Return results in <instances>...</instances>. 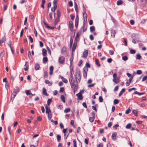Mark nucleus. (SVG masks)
I'll return each mask as SVG.
<instances>
[{
	"instance_id": "obj_1",
	"label": "nucleus",
	"mask_w": 147,
	"mask_h": 147,
	"mask_svg": "<svg viewBox=\"0 0 147 147\" xmlns=\"http://www.w3.org/2000/svg\"><path fill=\"white\" fill-rule=\"evenodd\" d=\"M75 78L76 80V83H79L81 80V75L79 71H77L75 73Z\"/></svg>"
},
{
	"instance_id": "obj_2",
	"label": "nucleus",
	"mask_w": 147,
	"mask_h": 147,
	"mask_svg": "<svg viewBox=\"0 0 147 147\" xmlns=\"http://www.w3.org/2000/svg\"><path fill=\"white\" fill-rule=\"evenodd\" d=\"M65 61V58L63 56L60 57L59 59V63L60 64H64Z\"/></svg>"
},
{
	"instance_id": "obj_3",
	"label": "nucleus",
	"mask_w": 147,
	"mask_h": 147,
	"mask_svg": "<svg viewBox=\"0 0 147 147\" xmlns=\"http://www.w3.org/2000/svg\"><path fill=\"white\" fill-rule=\"evenodd\" d=\"M88 69L86 67H84L83 69V74L84 77L86 78L87 77Z\"/></svg>"
},
{
	"instance_id": "obj_4",
	"label": "nucleus",
	"mask_w": 147,
	"mask_h": 147,
	"mask_svg": "<svg viewBox=\"0 0 147 147\" xmlns=\"http://www.w3.org/2000/svg\"><path fill=\"white\" fill-rule=\"evenodd\" d=\"M56 1H53V7L51 8V10L52 11L55 12L56 9L57 7V4H56Z\"/></svg>"
},
{
	"instance_id": "obj_5",
	"label": "nucleus",
	"mask_w": 147,
	"mask_h": 147,
	"mask_svg": "<svg viewBox=\"0 0 147 147\" xmlns=\"http://www.w3.org/2000/svg\"><path fill=\"white\" fill-rule=\"evenodd\" d=\"M69 82L70 84L71 87H73L74 85H75V80H73V78H69Z\"/></svg>"
},
{
	"instance_id": "obj_6",
	"label": "nucleus",
	"mask_w": 147,
	"mask_h": 147,
	"mask_svg": "<svg viewBox=\"0 0 147 147\" xmlns=\"http://www.w3.org/2000/svg\"><path fill=\"white\" fill-rule=\"evenodd\" d=\"M77 45V43H76V42H74L72 49V52H74L75 51Z\"/></svg>"
},
{
	"instance_id": "obj_7",
	"label": "nucleus",
	"mask_w": 147,
	"mask_h": 147,
	"mask_svg": "<svg viewBox=\"0 0 147 147\" xmlns=\"http://www.w3.org/2000/svg\"><path fill=\"white\" fill-rule=\"evenodd\" d=\"M69 28L71 31H72L73 29V22L71 21L69 22Z\"/></svg>"
},
{
	"instance_id": "obj_8",
	"label": "nucleus",
	"mask_w": 147,
	"mask_h": 147,
	"mask_svg": "<svg viewBox=\"0 0 147 147\" xmlns=\"http://www.w3.org/2000/svg\"><path fill=\"white\" fill-rule=\"evenodd\" d=\"M46 109V114L51 112V111L49 107H48L47 105L45 106Z\"/></svg>"
},
{
	"instance_id": "obj_9",
	"label": "nucleus",
	"mask_w": 147,
	"mask_h": 147,
	"mask_svg": "<svg viewBox=\"0 0 147 147\" xmlns=\"http://www.w3.org/2000/svg\"><path fill=\"white\" fill-rule=\"evenodd\" d=\"M88 51L87 50L84 51L83 53V57L84 58H86L88 55Z\"/></svg>"
},
{
	"instance_id": "obj_10",
	"label": "nucleus",
	"mask_w": 147,
	"mask_h": 147,
	"mask_svg": "<svg viewBox=\"0 0 147 147\" xmlns=\"http://www.w3.org/2000/svg\"><path fill=\"white\" fill-rule=\"evenodd\" d=\"M76 96L78 97V99L82 100L83 99L82 97V94L79 92L76 94Z\"/></svg>"
},
{
	"instance_id": "obj_11",
	"label": "nucleus",
	"mask_w": 147,
	"mask_h": 147,
	"mask_svg": "<svg viewBox=\"0 0 147 147\" xmlns=\"http://www.w3.org/2000/svg\"><path fill=\"white\" fill-rule=\"evenodd\" d=\"M113 81L116 84H118L119 82V78L117 77L115 78H113Z\"/></svg>"
},
{
	"instance_id": "obj_12",
	"label": "nucleus",
	"mask_w": 147,
	"mask_h": 147,
	"mask_svg": "<svg viewBox=\"0 0 147 147\" xmlns=\"http://www.w3.org/2000/svg\"><path fill=\"white\" fill-rule=\"evenodd\" d=\"M116 135H117V134H116V133H115V132H114L112 134L111 137H112V140H116Z\"/></svg>"
},
{
	"instance_id": "obj_13",
	"label": "nucleus",
	"mask_w": 147,
	"mask_h": 147,
	"mask_svg": "<svg viewBox=\"0 0 147 147\" xmlns=\"http://www.w3.org/2000/svg\"><path fill=\"white\" fill-rule=\"evenodd\" d=\"M133 78V76H132L131 78H129L128 81H127L126 82L125 84L127 86H128L129 85Z\"/></svg>"
},
{
	"instance_id": "obj_14",
	"label": "nucleus",
	"mask_w": 147,
	"mask_h": 147,
	"mask_svg": "<svg viewBox=\"0 0 147 147\" xmlns=\"http://www.w3.org/2000/svg\"><path fill=\"white\" fill-rule=\"evenodd\" d=\"M87 29V27L84 24L83 26L80 29V30L82 31L83 30V32H84Z\"/></svg>"
},
{
	"instance_id": "obj_15",
	"label": "nucleus",
	"mask_w": 147,
	"mask_h": 147,
	"mask_svg": "<svg viewBox=\"0 0 147 147\" xmlns=\"http://www.w3.org/2000/svg\"><path fill=\"white\" fill-rule=\"evenodd\" d=\"M138 1L143 5H145L147 3L146 0H138Z\"/></svg>"
},
{
	"instance_id": "obj_16",
	"label": "nucleus",
	"mask_w": 147,
	"mask_h": 147,
	"mask_svg": "<svg viewBox=\"0 0 147 147\" xmlns=\"http://www.w3.org/2000/svg\"><path fill=\"white\" fill-rule=\"evenodd\" d=\"M50 72L49 74L50 75H52L53 73V67L52 66H51L50 67Z\"/></svg>"
},
{
	"instance_id": "obj_17",
	"label": "nucleus",
	"mask_w": 147,
	"mask_h": 147,
	"mask_svg": "<svg viewBox=\"0 0 147 147\" xmlns=\"http://www.w3.org/2000/svg\"><path fill=\"white\" fill-rule=\"evenodd\" d=\"M42 55L43 56H45L46 55L47 51L45 49H42Z\"/></svg>"
},
{
	"instance_id": "obj_18",
	"label": "nucleus",
	"mask_w": 147,
	"mask_h": 147,
	"mask_svg": "<svg viewBox=\"0 0 147 147\" xmlns=\"http://www.w3.org/2000/svg\"><path fill=\"white\" fill-rule=\"evenodd\" d=\"M111 36H112L113 38L115 37V30H112L111 31Z\"/></svg>"
},
{
	"instance_id": "obj_19",
	"label": "nucleus",
	"mask_w": 147,
	"mask_h": 147,
	"mask_svg": "<svg viewBox=\"0 0 147 147\" xmlns=\"http://www.w3.org/2000/svg\"><path fill=\"white\" fill-rule=\"evenodd\" d=\"M42 93L44 95L46 96H48V94L45 88H43Z\"/></svg>"
},
{
	"instance_id": "obj_20",
	"label": "nucleus",
	"mask_w": 147,
	"mask_h": 147,
	"mask_svg": "<svg viewBox=\"0 0 147 147\" xmlns=\"http://www.w3.org/2000/svg\"><path fill=\"white\" fill-rule=\"evenodd\" d=\"M66 50L67 49L66 47H63L61 49V52L63 54L66 52Z\"/></svg>"
},
{
	"instance_id": "obj_21",
	"label": "nucleus",
	"mask_w": 147,
	"mask_h": 147,
	"mask_svg": "<svg viewBox=\"0 0 147 147\" xmlns=\"http://www.w3.org/2000/svg\"><path fill=\"white\" fill-rule=\"evenodd\" d=\"M35 69L36 70H38L40 68V65H39L38 63H36L35 65L34 66Z\"/></svg>"
},
{
	"instance_id": "obj_22",
	"label": "nucleus",
	"mask_w": 147,
	"mask_h": 147,
	"mask_svg": "<svg viewBox=\"0 0 147 147\" xmlns=\"http://www.w3.org/2000/svg\"><path fill=\"white\" fill-rule=\"evenodd\" d=\"M74 90L75 92L78 88V83H76V84H75V85H74Z\"/></svg>"
},
{
	"instance_id": "obj_23",
	"label": "nucleus",
	"mask_w": 147,
	"mask_h": 147,
	"mask_svg": "<svg viewBox=\"0 0 147 147\" xmlns=\"http://www.w3.org/2000/svg\"><path fill=\"white\" fill-rule=\"evenodd\" d=\"M74 8L76 12L78 13V6L75 2H74Z\"/></svg>"
},
{
	"instance_id": "obj_24",
	"label": "nucleus",
	"mask_w": 147,
	"mask_h": 147,
	"mask_svg": "<svg viewBox=\"0 0 147 147\" xmlns=\"http://www.w3.org/2000/svg\"><path fill=\"white\" fill-rule=\"evenodd\" d=\"M45 82L46 84H48L49 86H51L52 84V82H50L49 81L47 80H45Z\"/></svg>"
},
{
	"instance_id": "obj_25",
	"label": "nucleus",
	"mask_w": 147,
	"mask_h": 147,
	"mask_svg": "<svg viewBox=\"0 0 147 147\" xmlns=\"http://www.w3.org/2000/svg\"><path fill=\"white\" fill-rule=\"evenodd\" d=\"M19 89L18 88L17 89H14L13 93L16 95L19 92Z\"/></svg>"
},
{
	"instance_id": "obj_26",
	"label": "nucleus",
	"mask_w": 147,
	"mask_h": 147,
	"mask_svg": "<svg viewBox=\"0 0 147 147\" xmlns=\"http://www.w3.org/2000/svg\"><path fill=\"white\" fill-rule=\"evenodd\" d=\"M125 88H123L119 92V96H121L122 94L125 92Z\"/></svg>"
},
{
	"instance_id": "obj_27",
	"label": "nucleus",
	"mask_w": 147,
	"mask_h": 147,
	"mask_svg": "<svg viewBox=\"0 0 147 147\" xmlns=\"http://www.w3.org/2000/svg\"><path fill=\"white\" fill-rule=\"evenodd\" d=\"M132 113L134 114L135 116H137L138 115V112L137 110H133L132 111Z\"/></svg>"
},
{
	"instance_id": "obj_28",
	"label": "nucleus",
	"mask_w": 147,
	"mask_h": 147,
	"mask_svg": "<svg viewBox=\"0 0 147 147\" xmlns=\"http://www.w3.org/2000/svg\"><path fill=\"white\" fill-rule=\"evenodd\" d=\"M95 119L94 117H90L89 118V120L91 122H92L94 121Z\"/></svg>"
},
{
	"instance_id": "obj_29",
	"label": "nucleus",
	"mask_w": 147,
	"mask_h": 147,
	"mask_svg": "<svg viewBox=\"0 0 147 147\" xmlns=\"http://www.w3.org/2000/svg\"><path fill=\"white\" fill-rule=\"evenodd\" d=\"M57 18H59L60 17V16H61V13H60V11L59 10H57Z\"/></svg>"
},
{
	"instance_id": "obj_30",
	"label": "nucleus",
	"mask_w": 147,
	"mask_h": 147,
	"mask_svg": "<svg viewBox=\"0 0 147 147\" xmlns=\"http://www.w3.org/2000/svg\"><path fill=\"white\" fill-rule=\"evenodd\" d=\"M47 114H48V118L49 120H50L51 119L52 116L51 112H50V113H47Z\"/></svg>"
},
{
	"instance_id": "obj_31",
	"label": "nucleus",
	"mask_w": 147,
	"mask_h": 147,
	"mask_svg": "<svg viewBox=\"0 0 147 147\" xmlns=\"http://www.w3.org/2000/svg\"><path fill=\"white\" fill-rule=\"evenodd\" d=\"M135 94H138L139 95H143L145 94L144 92L140 93L136 91L134 92Z\"/></svg>"
},
{
	"instance_id": "obj_32",
	"label": "nucleus",
	"mask_w": 147,
	"mask_h": 147,
	"mask_svg": "<svg viewBox=\"0 0 147 147\" xmlns=\"http://www.w3.org/2000/svg\"><path fill=\"white\" fill-rule=\"evenodd\" d=\"M61 79L65 83H66L67 82V80L66 78H64L63 77H61Z\"/></svg>"
},
{
	"instance_id": "obj_33",
	"label": "nucleus",
	"mask_w": 147,
	"mask_h": 147,
	"mask_svg": "<svg viewBox=\"0 0 147 147\" xmlns=\"http://www.w3.org/2000/svg\"><path fill=\"white\" fill-rule=\"evenodd\" d=\"M48 76V74L47 71H45L44 73L43 77L44 78H47Z\"/></svg>"
},
{
	"instance_id": "obj_34",
	"label": "nucleus",
	"mask_w": 147,
	"mask_h": 147,
	"mask_svg": "<svg viewBox=\"0 0 147 147\" xmlns=\"http://www.w3.org/2000/svg\"><path fill=\"white\" fill-rule=\"evenodd\" d=\"M57 138L58 142H59L61 139V136L60 135H57Z\"/></svg>"
},
{
	"instance_id": "obj_35",
	"label": "nucleus",
	"mask_w": 147,
	"mask_h": 147,
	"mask_svg": "<svg viewBox=\"0 0 147 147\" xmlns=\"http://www.w3.org/2000/svg\"><path fill=\"white\" fill-rule=\"evenodd\" d=\"M90 32H92L95 30V27L94 26H91L90 28Z\"/></svg>"
},
{
	"instance_id": "obj_36",
	"label": "nucleus",
	"mask_w": 147,
	"mask_h": 147,
	"mask_svg": "<svg viewBox=\"0 0 147 147\" xmlns=\"http://www.w3.org/2000/svg\"><path fill=\"white\" fill-rule=\"evenodd\" d=\"M123 3V1L121 0H118L117 2V5H121Z\"/></svg>"
},
{
	"instance_id": "obj_37",
	"label": "nucleus",
	"mask_w": 147,
	"mask_h": 147,
	"mask_svg": "<svg viewBox=\"0 0 147 147\" xmlns=\"http://www.w3.org/2000/svg\"><path fill=\"white\" fill-rule=\"evenodd\" d=\"M95 63L96 64L98 65L99 67L100 66V64L99 63V60L98 59H95Z\"/></svg>"
},
{
	"instance_id": "obj_38",
	"label": "nucleus",
	"mask_w": 147,
	"mask_h": 147,
	"mask_svg": "<svg viewBox=\"0 0 147 147\" xmlns=\"http://www.w3.org/2000/svg\"><path fill=\"white\" fill-rule=\"evenodd\" d=\"M61 100H62V101L64 102H65V98L64 96L63 95H62L61 96Z\"/></svg>"
},
{
	"instance_id": "obj_39",
	"label": "nucleus",
	"mask_w": 147,
	"mask_h": 147,
	"mask_svg": "<svg viewBox=\"0 0 147 147\" xmlns=\"http://www.w3.org/2000/svg\"><path fill=\"white\" fill-rule=\"evenodd\" d=\"M131 124L130 123L128 124L125 127L126 128L129 129L131 128Z\"/></svg>"
},
{
	"instance_id": "obj_40",
	"label": "nucleus",
	"mask_w": 147,
	"mask_h": 147,
	"mask_svg": "<svg viewBox=\"0 0 147 147\" xmlns=\"http://www.w3.org/2000/svg\"><path fill=\"white\" fill-rule=\"evenodd\" d=\"M70 111V109L69 108L66 109L64 111V112L65 113L69 112Z\"/></svg>"
},
{
	"instance_id": "obj_41",
	"label": "nucleus",
	"mask_w": 147,
	"mask_h": 147,
	"mask_svg": "<svg viewBox=\"0 0 147 147\" xmlns=\"http://www.w3.org/2000/svg\"><path fill=\"white\" fill-rule=\"evenodd\" d=\"M43 22L45 26L47 28H50L49 26L44 21H43Z\"/></svg>"
},
{
	"instance_id": "obj_42",
	"label": "nucleus",
	"mask_w": 147,
	"mask_h": 147,
	"mask_svg": "<svg viewBox=\"0 0 147 147\" xmlns=\"http://www.w3.org/2000/svg\"><path fill=\"white\" fill-rule=\"evenodd\" d=\"M119 100L118 99H115L114 100L113 103L114 104H117L119 102Z\"/></svg>"
},
{
	"instance_id": "obj_43",
	"label": "nucleus",
	"mask_w": 147,
	"mask_h": 147,
	"mask_svg": "<svg viewBox=\"0 0 147 147\" xmlns=\"http://www.w3.org/2000/svg\"><path fill=\"white\" fill-rule=\"evenodd\" d=\"M130 111H131V110L129 108H128L125 111V113L126 114H127L130 113Z\"/></svg>"
},
{
	"instance_id": "obj_44",
	"label": "nucleus",
	"mask_w": 147,
	"mask_h": 147,
	"mask_svg": "<svg viewBox=\"0 0 147 147\" xmlns=\"http://www.w3.org/2000/svg\"><path fill=\"white\" fill-rule=\"evenodd\" d=\"M28 56L29 59H31L32 58V57L30 51H29L28 52Z\"/></svg>"
},
{
	"instance_id": "obj_45",
	"label": "nucleus",
	"mask_w": 147,
	"mask_h": 147,
	"mask_svg": "<svg viewBox=\"0 0 147 147\" xmlns=\"http://www.w3.org/2000/svg\"><path fill=\"white\" fill-rule=\"evenodd\" d=\"M122 58L123 60L124 61H126L128 59V57L126 56H124Z\"/></svg>"
},
{
	"instance_id": "obj_46",
	"label": "nucleus",
	"mask_w": 147,
	"mask_h": 147,
	"mask_svg": "<svg viewBox=\"0 0 147 147\" xmlns=\"http://www.w3.org/2000/svg\"><path fill=\"white\" fill-rule=\"evenodd\" d=\"M141 57V55L139 54L136 55V59H140Z\"/></svg>"
},
{
	"instance_id": "obj_47",
	"label": "nucleus",
	"mask_w": 147,
	"mask_h": 147,
	"mask_svg": "<svg viewBox=\"0 0 147 147\" xmlns=\"http://www.w3.org/2000/svg\"><path fill=\"white\" fill-rule=\"evenodd\" d=\"M43 62H47L48 61V58L47 57H45L43 59Z\"/></svg>"
},
{
	"instance_id": "obj_48",
	"label": "nucleus",
	"mask_w": 147,
	"mask_h": 147,
	"mask_svg": "<svg viewBox=\"0 0 147 147\" xmlns=\"http://www.w3.org/2000/svg\"><path fill=\"white\" fill-rule=\"evenodd\" d=\"M52 101V100L51 99H49L47 100V105L49 106Z\"/></svg>"
},
{
	"instance_id": "obj_49",
	"label": "nucleus",
	"mask_w": 147,
	"mask_h": 147,
	"mask_svg": "<svg viewBox=\"0 0 147 147\" xmlns=\"http://www.w3.org/2000/svg\"><path fill=\"white\" fill-rule=\"evenodd\" d=\"M142 73V71L140 70H138L136 71V74L138 75L141 74Z\"/></svg>"
},
{
	"instance_id": "obj_50",
	"label": "nucleus",
	"mask_w": 147,
	"mask_h": 147,
	"mask_svg": "<svg viewBox=\"0 0 147 147\" xmlns=\"http://www.w3.org/2000/svg\"><path fill=\"white\" fill-rule=\"evenodd\" d=\"M78 21L75 20V27L77 28L78 26Z\"/></svg>"
},
{
	"instance_id": "obj_51",
	"label": "nucleus",
	"mask_w": 147,
	"mask_h": 147,
	"mask_svg": "<svg viewBox=\"0 0 147 147\" xmlns=\"http://www.w3.org/2000/svg\"><path fill=\"white\" fill-rule=\"evenodd\" d=\"M59 21V18H57L54 21V24H56Z\"/></svg>"
},
{
	"instance_id": "obj_52",
	"label": "nucleus",
	"mask_w": 147,
	"mask_h": 147,
	"mask_svg": "<svg viewBox=\"0 0 147 147\" xmlns=\"http://www.w3.org/2000/svg\"><path fill=\"white\" fill-rule=\"evenodd\" d=\"M130 53L131 54H134L135 53L136 51L135 50L133 49H131L130 50Z\"/></svg>"
},
{
	"instance_id": "obj_53",
	"label": "nucleus",
	"mask_w": 147,
	"mask_h": 147,
	"mask_svg": "<svg viewBox=\"0 0 147 147\" xmlns=\"http://www.w3.org/2000/svg\"><path fill=\"white\" fill-rule=\"evenodd\" d=\"M83 16L84 18V19L85 18H86V19L87 18V13H86L84 12L83 13Z\"/></svg>"
},
{
	"instance_id": "obj_54",
	"label": "nucleus",
	"mask_w": 147,
	"mask_h": 147,
	"mask_svg": "<svg viewBox=\"0 0 147 147\" xmlns=\"http://www.w3.org/2000/svg\"><path fill=\"white\" fill-rule=\"evenodd\" d=\"M11 44H12V42L11 40H9L8 43V45L9 46V47L10 48H12L11 47Z\"/></svg>"
},
{
	"instance_id": "obj_55",
	"label": "nucleus",
	"mask_w": 147,
	"mask_h": 147,
	"mask_svg": "<svg viewBox=\"0 0 147 147\" xmlns=\"http://www.w3.org/2000/svg\"><path fill=\"white\" fill-rule=\"evenodd\" d=\"M4 52H1L0 54V58L3 57L4 55Z\"/></svg>"
},
{
	"instance_id": "obj_56",
	"label": "nucleus",
	"mask_w": 147,
	"mask_h": 147,
	"mask_svg": "<svg viewBox=\"0 0 147 147\" xmlns=\"http://www.w3.org/2000/svg\"><path fill=\"white\" fill-rule=\"evenodd\" d=\"M99 100L100 102H102L103 101V98L101 96L99 97Z\"/></svg>"
},
{
	"instance_id": "obj_57",
	"label": "nucleus",
	"mask_w": 147,
	"mask_h": 147,
	"mask_svg": "<svg viewBox=\"0 0 147 147\" xmlns=\"http://www.w3.org/2000/svg\"><path fill=\"white\" fill-rule=\"evenodd\" d=\"M96 105H95V106H93L92 107V109L94 110L96 112L97 111V109H96Z\"/></svg>"
},
{
	"instance_id": "obj_58",
	"label": "nucleus",
	"mask_w": 147,
	"mask_h": 147,
	"mask_svg": "<svg viewBox=\"0 0 147 147\" xmlns=\"http://www.w3.org/2000/svg\"><path fill=\"white\" fill-rule=\"evenodd\" d=\"M74 147H77L76 141L75 140L73 141Z\"/></svg>"
},
{
	"instance_id": "obj_59",
	"label": "nucleus",
	"mask_w": 147,
	"mask_h": 147,
	"mask_svg": "<svg viewBox=\"0 0 147 147\" xmlns=\"http://www.w3.org/2000/svg\"><path fill=\"white\" fill-rule=\"evenodd\" d=\"M147 79V76H144L142 78V81L143 82L145 80H146Z\"/></svg>"
},
{
	"instance_id": "obj_60",
	"label": "nucleus",
	"mask_w": 147,
	"mask_h": 147,
	"mask_svg": "<svg viewBox=\"0 0 147 147\" xmlns=\"http://www.w3.org/2000/svg\"><path fill=\"white\" fill-rule=\"evenodd\" d=\"M136 122L138 124H140L142 123V122L140 121H136Z\"/></svg>"
},
{
	"instance_id": "obj_61",
	"label": "nucleus",
	"mask_w": 147,
	"mask_h": 147,
	"mask_svg": "<svg viewBox=\"0 0 147 147\" xmlns=\"http://www.w3.org/2000/svg\"><path fill=\"white\" fill-rule=\"evenodd\" d=\"M119 126V125L118 124H116L115 125L113 126V129H117V127Z\"/></svg>"
},
{
	"instance_id": "obj_62",
	"label": "nucleus",
	"mask_w": 147,
	"mask_h": 147,
	"mask_svg": "<svg viewBox=\"0 0 147 147\" xmlns=\"http://www.w3.org/2000/svg\"><path fill=\"white\" fill-rule=\"evenodd\" d=\"M39 42L40 43V47H42L43 46V43L41 41H39Z\"/></svg>"
},
{
	"instance_id": "obj_63",
	"label": "nucleus",
	"mask_w": 147,
	"mask_h": 147,
	"mask_svg": "<svg viewBox=\"0 0 147 147\" xmlns=\"http://www.w3.org/2000/svg\"><path fill=\"white\" fill-rule=\"evenodd\" d=\"M130 23L131 24L133 25L134 24V21L133 20H131L130 21Z\"/></svg>"
},
{
	"instance_id": "obj_64",
	"label": "nucleus",
	"mask_w": 147,
	"mask_h": 147,
	"mask_svg": "<svg viewBox=\"0 0 147 147\" xmlns=\"http://www.w3.org/2000/svg\"><path fill=\"white\" fill-rule=\"evenodd\" d=\"M26 94L27 95H31V93H30L29 90H27L26 92Z\"/></svg>"
}]
</instances>
